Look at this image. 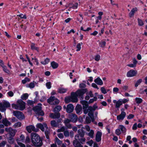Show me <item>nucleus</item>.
Returning <instances> with one entry per match:
<instances>
[{
  "label": "nucleus",
  "mask_w": 147,
  "mask_h": 147,
  "mask_svg": "<svg viewBox=\"0 0 147 147\" xmlns=\"http://www.w3.org/2000/svg\"><path fill=\"white\" fill-rule=\"evenodd\" d=\"M80 103L82 105V108L84 114H86L88 113V115L91 118L92 122H94V118L93 111L97 108V107L95 105L92 107H88V102L85 100H81Z\"/></svg>",
  "instance_id": "f257e3e1"
},
{
  "label": "nucleus",
  "mask_w": 147,
  "mask_h": 147,
  "mask_svg": "<svg viewBox=\"0 0 147 147\" xmlns=\"http://www.w3.org/2000/svg\"><path fill=\"white\" fill-rule=\"evenodd\" d=\"M31 140L33 145L36 147H40L43 145L42 140L38 135L32 133L31 134Z\"/></svg>",
  "instance_id": "f03ea898"
},
{
  "label": "nucleus",
  "mask_w": 147,
  "mask_h": 147,
  "mask_svg": "<svg viewBox=\"0 0 147 147\" xmlns=\"http://www.w3.org/2000/svg\"><path fill=\"white\" fill-rule=\"evenodd\" d=\"M78 134L75 136V140L79 141L82 144L84 142L86 139L84 137L85 132L82 129H79L78 131Z\"/></svg>",
  "instance_id": "7ed1b4c3"
},
{
  "label": "nucleus",
  "mask_w": 147,
  "mask_h": 147,
  "mask_svg": "<svg viewBox=\"0 0 147 147\" xmlns=\"http://www.w3.org/2000/svg\"><path fill=\"white\" fill-rule=\"evenodd\" d=\"M33 110L35 112L36 115L43 116L44 113L43 111L42 110L41 105L38 104L33 108Z\"/></svg>",
  "instance_id": "20e7f679"
},
{
  "label": "nucleus",
  "mask_w": 147,
  "mask_h": 147,
  "mask_svg": "<svg viewBox=\"0 0 147 147\" xmlns=\"http://www.w3.org/2000/svg\"><path fill=\"white\" fill-rule=\"evenodd\" d=\"M10 104L9 102L4 100L0 103V111L1 112H4L7 108L10 107Z\"/></svg>",
  "instance_id": "39448f33"
},
{
  "label": "nucleus",
  "mask_w": 147,
  "mask_h": 147,
  "mask_svg": "<svg viewBox=\"0 0 147 147\" xmlns=\"http://www.w3.org/2000/svg\"><path fill=\"white\" fill-rule=\"evenodd\" d=\"M86 89L78 90L75 93L80 100L83 99V95L87 91Z\"/></svg>",
  "instance_id": "423d86ee"
},
{
  "label": "nucleus",
  "mask_w": 147,
  "mask_h": 147,
  "mask_svg": "<svg viewBox=\"0 0 147 147\" xmlns=\"http://www.w3.org/2000/svg\"><path fill=\"white\" fill-rule=\"evenodd\" d=\"M47 102L51 105H55L58 104L59 101L55 96H51L47 99Z\"/></svg>",
  "instance_id": "0eeeda50"
},
{
  "label": "nucleus",
  "mask_w": 147,
  "mask_h": 147,
  "mask_svg": "<svg viewBox=\"0 0 147 147\" xmlns=\"http://www.w3.org/2000/svg\"><path fill=\"white\" fill-rule=\"evenodd\" d=\"M13 114L15 116L20 120L23 119L25 118L24 114L20 111H13Z\"/></svg>",
  "instance_id": "6e6552de"
},
{
  "label": "nucleus",
  "mask_w": 147,
  "mask_h": 147,
  "mask_svg": "<svg viewBox=\"0 0 147 147\" xmlns=\"http://www.w3.org/2000/svg\"><path fill=\"white\" fill-rule=\"evenodd\" d=\"M19 110H23L25 108V103L21 100H18L17 102Z\"/></svg>",
  "instance_id": "1a4fd4ad"
},
{
  "label": "nucleus",
  "mask_w": 147,
  "mask_h": 147,
  "mask_svg": "<svg viewBox=\"0 0 147 147\" xmlns=\"http://www.w3.org/2000/svg\"><path fill=\"white\" fill-rule=\"evenodd\" d=\"M26 129L29 133H31L32 131L36 132L38 130V129L36 128L35 127L32 125L27 126L26 127Z\"/></svg>",
  "instance_id": "9d476101"
},
{
  "label": "nucleus",
  "mask_w": 147,
  "mask_h": 147,
  "mask_svg": "<svg viewBox=\"0 0 147 147\" xmlns=\"http://www.w3.org/2000/svg\"><path fill=\"white\" fill-rule=\"evenodd\" d=\"M69 118L71 121L73 123H76L78 119L77 115L73 113H71L69 114Z\"/></svg>",
  "instance_id": "9b49d317"
},
{
  "label": "nucleus",
  "mask_w": 147,
  "mask_h": 147,
  "mask_svg": "<svg viewBox=\"0 0 147 147\" xmlns=\"http://www.w3.org/2000/svg\"><path fill=\"white\" fill-rule=\"evenodd\" d=\"M62 119L61 118H59L58 119L57 121L53 120H52L51 121V125L52 127H56L59 125V123L61 122Z\"/></svg>",
  "instance_id": "f8f14e48"
},
{
  "label": "nucleus",
  "mask_w": 147,
  "mask_h": 147,
  "mask_svg": "<svg viewBox=\"0 0 147 147\" xmlns=\"http://www.w3.org/2000/svg\"><path fill=\"white\" fill-rule=\"evenodd\" d=\"M5 130L7 132L9 133L11 136L13 137L15 136L16 133L15 130L11 127H6L5 128Z\"/></svg>",
  "instance_id": "ddd939ff"
},
{
  "label": "nucleus",
  "mask_w": 147,
  "mask_h": 147,
  "mask_svg": "<svg viewBox=\"0 0 147 147\" xmlns=\"http://www.w3.org/2000/svg\"><path fill=\"white\" fill-rule=\"evenodd\" d=\"M60 116L59 113H51L49 117H50L54 119H59Z\"/></svg>",
  "instance_id": "4468645a"
},
{
  "label": "nucleus",
  "mask_w": 147,
  "mask_h": 147,
  "mask_svg": "<svg viewBox=\"0 0 147 147\" xmlns=\"http://www.w3.org/2000/svg\"><path fill=\"white\" fill-rule=\"evenodd\" d=\"M43 127H45L46 129V130L45 131V134L46 137L47 139H49V134L50 133L49 130V129H48V127H47V124L45 123H43Z\"/></svg>",
  "instance_id": "2eb2a0df"
},
{
  "label": "nucleus",
  "mask_w": 147,
  "mask_h": 147,
  "mask_svg": "<svg viewBox=\"0 0 147 147\" xmlns=\"http://www.w3.org/2000/svg\"><path fill=\"white\" fill-rule=\"evenodd\" d=\"M74 109V106L72 104H70L67 106L66 111L67 113H71L73 112Z\"/></svg>",
  "instance_id": "dca6fc26"
},
{
  "label": "nucleus",
  "mask_w": 147,
  "mask_h": 147,
  "mask_svg": "<svg viewBox=\"0 0 147 147\" xmlns=\"http://www.w3.org/2000/svg\"><path fill=\"white\" fill-rule=\"evenodd\" d=\"M113 102L115 104V107L116 108H119L120 106L122 105V102L121 99L117 101L116 100H113Z\"/></svg>",
  "instance_id": "f3484780"
},
{
  "label": "nucleus",
  "mask_w": 147,
  "mask_h": 147,
  "mask_svg": "<svg viewBox=\"0 0 147 147\" xmlns=\"http://www.w3.org/2000/svg\"><path fill=\"white\" fill-rule=\"evenodd\" d=\"M126 115V113L125 112H121V114L117 117V119L118 120H123L125 117Z\"/></svg>",
  "instance_id": "a211bd4d"
},
{
  "label": "nucleus",
  "mask_w": 147,
  "mask_h": 147,
  "mask_svg": "<svg viewBox=\"0 0 147 147\" xmlns=\"http://www.w3.org/2000/svg\"><path fill=\"white\" fill-rule=\"evenodd\" d=\"M71 96L72 100V102H78V96H77L76 93H74V92H71Z\"/></svg>",
  "instance_id": "6ab92c4d"
},
{
  "label": "nucleus",
  "mask_w": 147,
  "mask_h": 147,
  "mask_svg": "<svg viewBox=\"0 0 147 147\" xmlns=\"http://www.w3.org/2000/svg\"><path fill=\"white\" fill-rule=\"evenodd\" d=\"M102 133L99 131H98L96 136V140L97 142H99L101 140Z\"/></svg>",
  "instance_id": "aec40b11"
},
{
  "label": "nucleus",
  "mask_w": 147,
  "mask_h": 147,
  "mask_svg": "<svg viewBox=\"0 0 147 147\" xmlns=\"http://www.w3.org/2000/svg\"><path fill=\"white\" fill-rule=\"evenodd\" d=\"M75 110L77 114L79 115L82 112V106L80 105H77L76 107Z\"/></svg>",
  "instance_id": "412c9836"
},
{
  "label": "nucleus",
  "mask_w": 147,
  "mask_h": 147,
  "mask_svg": "<svg viewBox=\"0 0 147 147\" xmlns=\"http://www.w3.org/2000/svg\"><path fill=\"white\" fill-rule=\"evenodd\" d=\"M79 141L77 140H74L73 141V145L74 147H83V146L80 144V142Z\"/></svg>",
  "instance_id": "4be33fe9"
},
{
  "label": "nucleus",
  "mask_w": 147,
  "mask_h": 147,
  "mask_svg": "<svg viewBox=\"0 0 147 147\" xmlns=\"http://www.w3.org/2000/svg\"><path fill=\"white\" fill-rule=\"evenodd\" d=\"M136 72L133 70H131L128 71L127 74L128 77H131L134 76L136 74Z\"/></svg>",
  "instance_id": "5701e85b"
},
{
  "label": "nucleus",
  "mask_w": 147,
  "mask_h": 147,
  "mask_svg": "<svg viewBox=\"0 0 147 147\" xmlns=\"http://www.w3.org/2000/svg\"><path fill=\"white\" fill-rule=\"evenodd\" d=\"M138 10L137 7L133 8L131 10L129 14V16L130 18H131L134 16V13Z\"/></svg>",
  "instance_id": "b1692460"
},
{
  "label": "nucleus",
  "mask_w": 147,
  "mask_h": 147,
  "mask_svg": "<svg viewBox=\"0 0 147 147\" xmlns=\"http://www.w3.org/2000/svg\"><path fill=\"white\" fill-rule=\"evenodd\" d=\"M94 82L98 85H101L103 84L102 81L99 77L95 79L94 80Z\"/></svg>",
  "instance_id": "393cba45"
},
{
  "label": "nucleus",
  "mask_w": 147,
  "mask_h": 147,
  "mask_svg": "<svg viewBox=\"0 0 147 147\" xmlns=\"http://www.w3.org/2000/svg\"><path fill=\"white\" fill-rule=\"evenodd\" d=\"M2 123L6 126H8L11 125V123L6 119H3Z\"/></svg>",
  "instance_id": "a878e982"
},
{
  "label": "nucleus",
  "mask_w": 147,
  "mask_h": 147,
  "mask_svg": "<svg viewBox=\"0 0 147 147\" xmlns=\"http://www.w3.org/2000/svg\"><path fill=\"white\" fill-rule=\"evenodd\" d=\"M37 127L40 129L42 131H45V129L43 124L40 123H38L36 125Z\"/></svg>",
  "instance_id": "bb28decb"
},
{
  "label": "nucleus",
  "mask_w": 147,
  "mask_h": 147,
  "mask_svg": "<svg viewBox=\"0 0 147 147\" xmlns=\"http://www.w3.org/2000/svg\"><path fill=\"white\" fill-rule=\"evenodd\" d=\"M61 107L60 106H58L56 107L54 109V112L55 113H59V111L61 110Z\"/></svg>",
  "instance_id": "cd10ccee"
},
{
  "label": "nucleus",
  "mask_w": 147,
  "mask_h": 147,
  "mask_svg": "<svg viewBox=\"0 0 147 147\" xmlns=\"http://www.w3.org/2000/svg\"><path fill=\"white\" fill-rule=\"evenodd\" d=\"M65 101L66 103H68L71 102H72V100L71 96L65 98Z\"/></svg>",
  "instance_id": "c85d7f7f"
},
{
  "label": "nucleus",
  "mask_w": 147,
  "mask_h": 147,
  "mask_svg": "<svg viewBox=\"0 0 147 147\" xmlns=\"http://www.w3.org/2000/svg\"><path fill=\"white\" fill-rule=\"evenodd\" d=\"M12 137V136H11L8 138V142L10 144H13L15 141L14 138H13Z\"/></svg>",
  "instance_id": "c756f323"
},
{
  "label": "nucleus",
  "mask_w": 147,
  "mask_h": 147,
  "mask_svg": "<svg viewBox=\"0 0 147 147\" xmlns=\"http://www.w3.org/2000/svg\"><path fill=\"white\" fill-rule=\"evenodd\" d=\"M67 90L66 89L61 88L58 89V92L60 93H63L66 92Z\"/></svg>",
  "instance_id": "7c9ffc66"
},
{
  "label": "nucleus",
  "mask_w": 147,
  "mask_h": 147,
  "mask_svg": "<svg viewBox=\"0 0 147 147\" xmlns=\"http://www.w3.org/2000/svg\"><path fill=\"white\" fill-rule=\"evenodd\" d=\"M119 127L120 128L121 131L123 133H125L126 132V128L124 126L122 125H119Z\"/></svg>",
  "instance_id": "2f4dec72"
},
{
  "label": "nucleus",
  "mask_w": 147,
  "mask_h": 147,
  "mask_svg": "<svg viewBox=\"0 0 147 147\" xmlns=\"http://www.w3.org/2000/svg\"><path fill=\"white\" fill-rule=\"evenodd\" d=\"M28 94L27 93H25L22 95L21 97V98L23 100H26L28 98Z\"/></svg>",
  "instance_id": "473e14b6"
},
{
  "label": "nucleus",
  "mask_w": 147,
  "mask_h": 147,
  "mask_svg": "<svg viewBox=\"0 0 147 147\" xmlns=\"http://www.w3.org/2000/svg\"><path fill=\"white\" fill-rule=\"evenodd\" d=\"M142 80L141 79L138 80L135 84V86L137 87L142 82Z\"/></svg>",
  "instance_id": "72a5a7b5"
},
{
  "label": "nucleus",
  "mask_w": 147,
  "mask_h": 147,
  "mask_svg": "<svg viewBox=\"0 0 147 147\" xmlns=\"http://www.w3.org/2000/svg\"><path fill=\"white\" fill-rule=\"evenodd\" d=\"M87 117L86 118V122L87 123H91V120L92 121V120L91 117L89 116Z\"/></svg>",
  "instance_id": "f704fd0d"
},
{
  "label": "nucleus",
  "mask_w": 147,
  "mask_h": 147,
  "mask_svg": "<svg viewBox=\"0 0 147 147\" xmlns=\"http://www.w3.org/2000/svg\"><path fill=\"white\" fill-rule=\"evenodd\" d=\"M83 43L82 42H81L80 43H78L76 46V48L77 49L76 50V51H80L81 49V45H82Z\"/></svg>",
  "instance_id": "c9c22d12"
},
{
  "label": "nucleus",
  "mask_w": 147,
  "mask_h": 147,
  "mask_svg": "<svg viewBox=\"0 0 147 147\" xmlns=\"http://www.w3.org/2000/svg\"><path fill=\"white\" fill-rule=\"evenodd\" d=\"M55 142H57L58 145H59L61 144L62 143V141L60 140L57 137L55 138Z\"/></svg>",
  "instance_id": "e433bc0d"
},
{
  "label": "nucleus",
  "mask_w": 147,
  "mask_h": 147,
  "mask_svg": "<svg viewBox=\"0 0 147 147\" xmlns=\"http://www.w3.org/2000/svg\"><path fill=\"white\" fill-rule=\"evenodd\" d=\"M31 48L32 50H36L37 51H38V48L36 47L35 46V44L34 43H32L31 46Z\"/></svg>",
  "instance_id": "4c0bfd02"
},
{
  "label": "nucleus",
  "mask_w": 147,
  "mask_h": 147,
  "mask_svg": "<svg viewBox=\"0 0 147 147\" xmlns=\"http://www.w3.org/2000/svg\"><path fill=\"white\" fill-rule=\"evenodd\" d=\"M94 131L93 130H91L90 132L88 134V135L91 138H92L94 137Z\"/></svg>",
  "instance_id": "58836bf2"
},
{
  "label": "nucleus",
  "mask_w": 147,
  "mask_h": 147,
  "mask_svg": "<svg viewBox=\"0 0 147 147\" xmlns=\"http://www.w3.org/2000/svg\"><path fill=\"white\" fill-rule=\"evenodd\" d=\"M135 100L136 101V103L138 104H140L142 102V99L139 98H136L135 99Z\"/></svg>",
  "instance_id": "ea45409f"
},
{
  "label": "nucleus",
  "mask_w": 147,
  "mask_h": 147,
  "mask_svg": "<svg viewBox=\"0 0 147 147\" xmlns=\"http://www.w3.org/2000/svg\"><path fill=\"white\" fill-rule=\"evenodd\" d=\"M1 66L3 68V70L6 73H9V71L7 68V67L4 65H1Z\"/></svg>",
  "instance_id": "a19ab883"
},
{
  "label": "nucleus",
  "mask_w": 147,
  "mask_h": 147,
  "mask_svg": "<svg viewBox=\"0 0 147 147\" xmlns=\"http://www.w3.org/2000/svg\"><path fill=\"white\" fill-rule=\"evenodd\" d=\"M35 86L33 82L30 83L29 85H27L26 86L28 87H29L30 88H33Z\"/></svg>",
  "instance_id": "79ce46f5"
},
{
  "label": "nucleus",
  "mask_w": 147,
  "mask_h": 147,
  "mask_svg": "<svg viewBox=\"0 0 147 147\" xmlns=\"http://www.w3.org/2000/svg\"><path fill=\"white\" fill-rule=\"evenodd\" d=\"M21 125V123L20 122H18L16 123H15L14 126L15 127L17 128L19 127H20Z\"/></svg>",
  "instance_id": "37998d69"
},
{
  "label": "nucleus",
  "mask_w": 147,
  "mask_h": 147,
  "mask_svg": "<svg viewBox=\"0 0 147 147\" xmlns=\"http://www.w3.org/2000/svg\"><path fill=\"white\" fill-rule=\"evenodd\" d=\"M97 98L96 97H94L93 98L90 99L89 101V103H93L94 101H96L97 100Z\"/></svg>",
  "instance_id": "c03bdc74"
},
{
  "label": "nucleus",
  "mask_w": 147,
  "mask_h": 147,
  "mask_svg": "<svg viewBox=\"0 0 147 147\" xmlns=\"http://www.w3.org/2000/svg\"><path fill=\"white\" fill-rule=\"evenodd\" d=\"M50 59L48 58H47L45 60L44 62H41V63L42 64H46L48 63L49 62Z\"/></svg>",
  "instance_id": "a18cd8bd"
},
{
  "label": "nucleus",
  "mask_w": 147,
  "mask_h": 147,
  "mask_svg": "<svg viewBox=\"0 0 147 147\" xmlns=\"http://www.w3.org/2000/svg\"><path fill=\"white\" fill-rule=\"evenodd\" d=\"M138 20L139 25L140 26H143L144 24L143 21L141 20L139 18H138Z\"/></svg>",
  "instance_id": "49530a36"
},
{
  "label": "nucleus",
  "mask_w": 147,
  "mask_h": 147,
  "mask_svg": "<svg viewBox=\"0 0 147 147\" xmlns=\"http://www.w3.org/2000/svg\"><path fill=\"white\" fill-rule=\"evenodd\" d=\"M100 47H105L106 45V42L105 41H101L99 43Z\"/></svg>",
  "instance_id": "de8ad7c7"
},
{
  "label": "nucleus",
  "mask_w": 147,
  "mask_h": 147,
  "mask_svg": "<svg viewBox=\"0 0 147 147\" xmlns=\"http://www.w3.org/2000/svg\"><path fill=\"white\" fill-rule=\"evenodd\" d=\"M65 129V128L64 127H62L60 129H58L57 130V132H60L64 131Z\"/></svg>",
  "instance_id": "09e8293b"
},
{
  "label": "nucleus",
  "mask_w": 147,
  "mask_h": 147,
  "mask_svg": "<svg viewBox=\"0 0 147 147\" xmlns=\"http://www.w3.org/2000/svg\"><path fill=\"white\" fill-rule=\"evenodd\" d=\"M30 142V140L28 137V136H27L26 137L25 142L26 143H29Z\"/></svg>",
  "instance_id": "8fccbe9b"
},
{
  "label": "nucleus",
  "mask_w": 147,
  "mask_h": 147,
  "mask_svg": "<svg viewBox=\"0 0 147 147\" xmlns=\"http://www.w3.org/2000/svg\"><path fill=\"white\" fill-rule=\"evenodd\" d=\"M11 105H12V108H14L16 109H18V110H19V109H20L18 107V106L17 103V104H12Z\"/></svg>",
  "instance_id": "3c124183"
},
{
  "label": "nucleus",
  "mask_w": 147,
  "mask_h": 147,
  "mask_svg": "<svg viewBox=\"0 0 147 147\" xmlns=\"http://www.w3.org/2000/svg\"><path fill=\"white\" fill-rule=\"evenodd\" d=\"M6 142L5 141H3L1 142L0 143V147H3L5 146Z\"/></svg>",
  "instance_id": "603ef678"
},
{
  "label": "nucleus",
  "mask_w": 147,
  "mask_h": 147,
  "mask_svg": "<svg viewBox=\"0 0 147 147\" xmlns=\"http://www.w3.org/2000/svg\"><path fill=\"white\" fill-rule=\"evenodd\" d=\"M71 121L70 119H66L64 121V123L65 124L69 123Z\"/></svg>",
  "instance_id": "864d4df0"
},
{
  "label": "nucleus",
  "mask_w": 147,
  "mask_h": 147,
  "mask_svg": "<svg viewBox=\"0 0 147 147\" xmlns=\"http://www.w3.org/2000/svg\"><path fill=\"white\" fill-rule=\"evenodd\" d=\"M36 116L37 117V118L38 120L40 121H42L43 120V118L42 117V116H40V117H39L40 115H36Z\"/></svg>",
  "instance_id": "5fc2aeb1"
},
{
  "label": "nucleus",
  "mask_w": 147,
  "mask_h": 147,
  "mask_svg": "<svg viewBox=\"0 0 147 147\" xmlns=\"http://www.w3.org/2000/svg\"><path fill=\"white\" fill-rule=\"evenodd\" d=\"M46 85L48 89H50L51 87V83L50 82H48L46 83Z\"/></svg>",
  "instance_id": "6e6d98bb"
},
{
  "label": "nucleus",
  "mask_w": 147,
  "mask_h": 147,
  "mask_svg": "<svg viewBox=\"0 0 147 147\" xmlns=\"http://www.w3.org/2000/svg\"><path fill=\"white\" fill-rule=\"evenodd\" d=\"M64 134L65 136L68 137L69 136V132L67 130L65 131Z\"/></svg>",
  "instance_id": "4d7b16f0"
},
{
  "label": "nucleus",
  "mask_w": 147,
  "mask_h": 147,
  "mask_svg": "<svg viewBox=\"0 0 147 147\" xmlns=\"http://www.w3.org/2000/svg\"><path fill=\"white\" fill-rule=\"evenodd\" d=\"M101 92L104 94H105L107 93L105 89L103 87H102L101 88Z\"/></svg>",
  "instance_id": "13d9d810"
},
{
  "label": "nucleus",
  "mask_w": 147,
  "mask_h": 147,
  "mask_svg": "<svg viewBox=\"0 0 147 147\" xmlns=\"http://www.w3.org/2000/svg\"><path fill=\"white\" fill-rule=\"evenodd\" d=\"M115 134L117 135H119L121 134V132L119 129H117L115 131Z\"/></svg>",
  "instance_id": "bf43d9fd"
},
{
  "label": "nucleus",
  "mask_w": 147,
  "mask_h": 147,
  "mask_svg": "<svg viewBox=\"0 0 147 147\" xmlns=\"http://www.w3.org/2000/svg\"><path fill=\"white\" fill-rule=\"evenodd\" d=\"M18 16L21 18L24 19H26V17L25 15H23V14H21L20 15H19Z\"/></svg>",
  "instance_id": "052dcab7"
},
{
  "label": "nucleus",
  "mask_w": 147,
  "mask_h": 147,
  "mask_svg": "<svg viewBox=\"0 0 147 147\" xmlns=\"http://www.w3.org/2000/svg\"><path fill=\"white\" fill-rule=\"evenodd\" d=\"M65 126L69 129H71L72 128V126L69 123L65 124Z\"/></svg>",
  "instance_id": "680f3d73"
},
{
  "label": "nucleus",
  "mask_w": 147,
  "mask_h": 147,
  "mask_svg": "<svg viewBox=\"0 0 147 147\" xmlns=\"http://www.w3.org/2000/svg\"><path fill=\"white\" fill-rule=\"evenodd\" d=\"M134 115L132 114H129L127 117V119H131L133 118L134 117Z\"/></svg>",
  "instance_id": "e2e57ef3"
},
{
  "label": "nucleus",
  "mask_w": 147,
  "mask_h": 147,
  "mask_svg": "<svg viewBox=\"0 0 147 147\" xmlns=\"http://www.w3.org/2000/svg\"><path fill=\"white\" fill-rule=\"evenodd\" d=\"M86 85L84 83H81L80 84L79 87L80 88H84L86 87Z\"/></svg>",
  "instance_id": "0e129e2a"
},
{
  "label": "nucleus",
  "mask_w": 147,
  "mask_h": 147,
  "mask_svg": "<svg viewBox=\"0 0 147 147\" xmlns=\"http://www.w3.org/2000/svg\"><path fill=\"white\" fill-rule=\"evenodd\" d=\"M7 94H8V96L10 97H12V96H13V93L11 91H10L9 92L7 93Z\"/></svg>",
  "instance_id": "69168bd1"
},
{
  "label": "nucleus",
  "mask_w": 147,
  "mask_h": 147,
  "mask_svg": "<svg viewBox=\"0 0 147 147\" xmlns=\"http://www.w3.org/2000/svg\"><path fill=\"white\" fill-rule=\"evenodd\" d=\"M57 136L60 138H63L64 137L63 134L61 133L57 134Z\"/></svg>",
  "instance_id": "338daca9"
},
{
  "label": "nucleus",
  "mask_w": 147,
  "mask_h": 147,
  "mask_svg": "<svg viewBox=\"0 0 147 147\" xmlns=\"http://www.w3.org/2000/svg\"><path fill=\"white\" fill-rule=\"evenodd\" d=\"M78 4L77 3H76L74 4L72 6V8L74 9H76L77 8Z\"/></svg>",
  "instance_id": "774afa93"
}]
</instances>
